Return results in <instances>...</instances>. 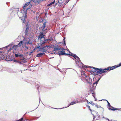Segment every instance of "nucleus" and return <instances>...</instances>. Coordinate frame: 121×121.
Returning a JSON list of instances; mask_svg holds the SVG:
<instances>
[{
    "instance_id": "obj_1",
    "label": "nucleus",
    "mask_w": 121,
    "mask_h": 121,
    "mask_svg": "<svg viewBox=\"0 0 121 121\" xmlns=\"http://www.w3.org/2000/svg\"><path fill=\"white\" fill-rule=\"evenodd\" d=\"M43 34V32L40 33L38 38L39 42L38 43L39 46L35 48V49H39L40 51L44 53L46 52L48 50L46 46L43 47H41L42 45L44 44L46 42V41L45 40V36Z\"/></svg>"
},
{
    "instance_id": "obj_2",
    "label": "nucleus",
    "mask_w": 121,
    "mask_h": 121,
    "mask_svg": "<svg viewBox=\"0 0 121 121\" xmlns=\"http://www.w3.org/2000/svg\"><path fill=\"white\" fill-rule=\"evenodd\" d=\"M118 67L117 65H115L112 67H108L107 68H105L104 69H99L93 67V68L91 70L93 72L94 74L95 75H98L99 74H102L103 73H105L108 71H110L113 69L117 67Z\"/></svg>"
},
{
    "instance_id": "obj_3",
    "label": "nucleus",
    "mask_w": 121,
    "mask_h": 121,
    "mask_svg": "<svg viewBox=\"0 0 121 121\" xmlns=\"http://www.w3.org/2000/svg\"><path fill=\"white\" fill-rule=\"evenodd\" d=\"M65 50L64 48H60L57 54L59 55H66V53H65Z\"/></svg>"
},
{
    "instance_id": "obj_4",
    "label": "nucleus",
    "mask_w": 121,
    "mask_h": 121,
    "mask_svg": "<svg viewBox=\"0 0 121 121\" xmlns=\"http://www.w3.org/2000/svg\"><path fill=\"white\" fill-rule=\"evenodd\" d=\"M85 80L86 81V82L89 84L91 83L92 82V79L90 78L88 76H86L85 77Z\"/></svg>"
},
{
    "instance_id": "obj_5",
    "label": "nucleus",
    "mask_w": 121,
    "mask_h": 121,
    "mask_svg": "<svg viewBox=\"0 0 121 121\" xmlns=\"http://www.w3.org/2000/svg\"><path fill=\"white\" fill-rule=\"evenodd\" d=\"M19 47V46L18 44L16 45H14L12 47V48L14 51H17L18 50V47Z\"/></svg>"
},
{
    "instance_id": "obj_6",
    "label": "nucleus",
    "mask_w": 121,
    "mask_h": 121,
    "mask_svg": "<svg viewBox=\"0 0 121 121\" xmlns=\"http://www.w3.org/2000/svg\"><path fill=\"white\" fill-rule=\"evenodd\" d=\"M25 33L26 36H28L30 33V30L28 27H26L25 30Z\"/></svg>"
},
{
    "instance_id": "obj_7",
    "label": "nucleus",
    "mask_w": 121,
    "mask_h": 121,
    "mask_svg": "<svg viewBox=\"0 0 121 121\" xmlns=\"http://www.w3.org/2000/svg\"><path fill=\"white\" fill-rule=\"evenodd\" d=\"M60 48H59V47H57L55 46L54 47V50L53 51H55L57 53Z\"/></svg>"
},
{
    "instance_id": "obj_8",
    "label": "nucleus",
    "mask_w": 121,
    "mask_h": 121,
    "mask_svg": "<svg viewBox=\"0 0 121 121\" xmlns=\"http://www.w3.org/2000/svg\"><path fill=\"white\" fill-rule=\"evenodd\" d=\"M4 52L3 51L0 52V59H3L4 57Z\"/></svg>"
},
{
    "instance_id": "obj_9",
    "label": "nucleus",
    "mask_w": 121,
    "mask_h": 121,
    "mask_svg": "<svg viewBox=\"0 0 121 121\" xmlns=\"http://www.w3.org/2000/svg\"><path fill=\"white\" fill-rule=\"evenodd\" d=\"M46 22H44L43 23V24L42 26L40 28V29L42 30V31L43 30L45 29L44 28H45L46 26Z\"/></svg>"
},
{
    "instance_id": "obj_10",
    "label": "nucleus",
    "mask_w": 121,
    "mask_h": 121,
    "mask_svg": "<svg viewBox=\"0 0 121 121\" xmlns=\"http://www.w3.org/2000/svg\"><path fill=\"white\" fill-rule=\"evenodd\" d=\"M45 54V53L42 52V53H39L36 55V56L38 57H41L43 55Z\"/></svg>"
},
{
    "instance_id": "obj_11",
    "label": "nucleus",
    "mask_w": 121,
    "mask_h": 121,
    "mask_svg": "<svg viewBox=\"0 0 121 121\" xmlns=\"http://www.w3.org/2000/svg\"><path fill=\"white\" fill-rule=\"evenodd\" d=\"M75 56H74V57H76V59H77V61H76V62L77 64H78V63H79V61H80V59L79 57L76 54L75 55Z\"/></svg>"
},
{
    "instance_id": "obj_12",
    "label": "nucleus",
    "mask_w": 121,
    "mask_h": 121,
    "mask_svg": "<svg viewBox=\"0 0 121 121\" xmlns=\"http://www.w3.org/2000/svg\"><path fill=\"white\" fill-rule=\"evenodd\" d=\"M99 79L97 80L95 82L93 83V86L94 87H95L97 85Z\"/></svg>"
},
{
    "instance_id": "obj_13",
    "label": "nucleus",
    "mask_w": 121,
    "mask_h": 121,
    "mask_svg": "<svg viewBox=\"0 0 121 121\" xmlns=\"http://www.w3.org/2000/svg\"><path fill=\"white\" fill-rule=\"evenodd\" d=\"M110 107H111L112 108H109V109L110 110H112L113 111H115L116 110H117L118 109L117 108H114L111 105L110 106Z\"/></svg>"
},
{
    "instance_id": "obj_14",
    "label": "nucleus",
    "mask_w": 121,
    "mask_h": 121,
    "mask_svg": "<svg viewBox=\"0 0 121 121\" xmlns=\"http://www.w3.org/2000/svg\"><path fill=\"white\" fill-rule=\"evenodd\" d=\"M26 43L28 45L29 44H32V42L30 40H29L28 41H26Z\"/></svg>"
},
{
    "instance_id": "obj_15",
    "label": "nucleus",
    "mask_w": 121,
    "mask_h": 121,
    "mask_svg": "<svg viewBox=\"0 0 121 121\" xmlns=\"http://www.w3.org/2000/svg\"><path fill=\"white\" fill-rule=\"evenodd\" d=\"M75 54H73L72 53H71L70 54H68V53H66V55L68 56L69 55V56H73L74 57V56H75Z\"/></svg>"
},
{
    "instance_id": "obj_16",
    "label": "nucleus",
    "mask_w": 121,
    "mask_h": 121,
    "mask_svg": "<svg viewBox=\"0 0 121 121\" xmlns=\"http://www.w3.org/2000/svg\"><path fill=\"white\" fill-rule=\"evenodd\" d=\"M26 17H23V18H21V20H23L22 22L24 23L25 24L26 22V21L25 20V18Z\"/></svg>"
},
{
    "instance_id": "obj_17",
    "label": "nucleus",
    "mask_w": 121,
    "mask_h": 121,
    "mask_svg": "<svg viewBox=\"0 0 121 121\" xmlns=\"http://www.w3.org/2000/svg\"><path fill=\"white\" fill-rule=\"evenodd\" d=\"M78 101H75L74 102H72L71 103H70L69 104L70 105H72L74 104H76V103H78Z\"/></svg>"
},
{
    "instance_id": "obj_18",
    "label": "nucleus",
    "mask_w": 121,
    "mask_h": 121,
    "mask_svg": "<svg viewBox=\"0 0 121 121\" xmlns=\"http://www.w3.org/2000/svg\"><path fill=\"white\" fill-rule=\"evenodd\" d=\"M23 41H21L18 44L19 46V47H21L22 45Z\"/></svg>"
},
{
    "instance_id": "obj_19",
    "label": "nucleus",
    "mask_w": 121,
    "mask_h": 121,
    "mask_svg": "<svg viewBox=\"0 0 121 121\" xmlns=\"http://www.w3.org/2000/svg\"><path fill=\"white\" fill-rule=\"evenodd\" d=\"M55 2V0H54L53 2L50 3L49 4L47 5V6H49L52 5L53 4H54Z\"/></svg>"
},
{
    "instance_id": "obj_20",
    "label": "nucleus",
    "mask_w": 121,
    "mask_h": 121,
    "mask_svg": "<svg viewBox=\"0 0 121 121\" xmlns=\"http://www.w3.org/2000/svg\"><path fill=\"white\" fill-rule=\"evenodd\" d=\"M20 60L21 61H23V63H25L26 62V60H25V58H24V57H23L22 58V59H21Z\"/></svg>"
},
{
    "instance_id": "obj_21",
    "label": "nucleus",
    "mask_w": 121,
    "mask_h": 121,
    "mask_svg": "<svg viewBox=\"0 0 121 121\" xmlns=\"http://www.w3.org/2000/svg\"><path fill=\"white\" fill-rule=\"evenodd\" d=\"M87 107L89 109V110H90V111L91 112H92V111H95L94 110H91V109H90V107L89 106L87 105Z\"/></svg>"
},
{
    "instance_id": "obj_22",
    "label": "nucleus",
    "mask_w": 121,
    "mask_h": 121,
    "mask_svg": "<svg viewBox=\"0 0 121 121\" xmlns=\"http://www.w3.org/2000/svg\"><path fill=\"white\" fill-rule=\"evenodd\" d=\"M22 55V54L18 55V54H15V56L16 57H17L18 56H21Z\"/></svg>"
},
{
    "instance_id": "obj_23",
    "label": "nucleus",
    "mask_w": 121,
    "mask_h": 121,
    "mask_svg": "<svg viewBox=\"0 0 121 121\" xmlns=\"http://www.w3.org/2000/svg\"><path fill=\"white\" fill-rule=\"evenodd\" d=\"M46 47H47V49L48 50V49L50 48H51V46L50 45H46Z\"/></svg>"
},
{
    "instance_id": "obj_24",
    "label": "nucleus",
    "mask_w": 121,
    "mask_h": 121,
    "mask_svg": "<svg viewBox=\"0 0 121 121\" xmlns=\"http://www.w3.org/2000/svg\"><path fill=\"white\" fill-rule=\"evenodd\" d=\"M52 39H47L46 40L45 39V40L46 41V42H48V41H49V40L51 41L52 40Z\"/></svg>"
},
{
    "instance_id": "obj_25",
    "label": "nucleus",
    "mask_w": 121,
    "mask_h": 121,
    "mask_svg": "<svg viewBox=\"0 0 121 121\" xmlns=\"http://www.w3.org/2000/svg\"><path fill=\"white\" fill-rule=\"evenodd\" d=\"M106 101H107V103H108V106H109V107H110V106H111V105H110V103L108 102V101H107V100H106Z\"/></svg>"
},
{
    "instance_id": "obj_26",
    "label": "nucleus",
    "mask_w": 121,
    "mask_h": 121,
    "mask_svg": "<svg viewBox=\"0 0 121 121\" xmlns=\"http://www.w3.org/2000/svg\"><path fill=\"white\" fill-rule=\"evenodd\" d=\"M95 106L97 108H98L99 107V106L97 104H95Z\"/></svg>"
},
{
    "instance_id": "obj_27",
    "label": "nucleus",
    "mask_w": 121,
    "mask_h": 121,
    "mask_svg": "<svg viewBox=\"0 0 121 121\" xmlns=\"http://www.w3.org/2000/svg\"><path fill=\"white\" fill-rule=\"evenodd\" d=\"M23 61L21 60V61H18V63H19L21 64L23 63Z\"/></svg>"
},
{
    "instance_id": "obj_28",
    "label": "nucleus",
    "mask_w": 121,
    "mask_h": 121,
    "mask_svg": "<svg viewBox=\"0 0 121 121\" xmlns=\"http://www.w3.org/2000/svg\"><path fill=\"white\" fill-rule=\"evenodd\" d=\"M95 116H94V118H93V121H95L96 120V119H95Z\"/></svg>"
},
{
    "instance_id": "obj_29",
    "label": "nucleus",
    "mask_w": 121,
    "mask_h": 121,
    "mask_svg": "<svg viewBox=\"0 0 121 121\" xmlns=\"http://www.w3.org/2000/svg\"><path fill=\"white\" fill-rule=\"evenodd\" d=\"M23 119V117H22L21 119H20L19 120H18V121H22Z\"/></svg>"
},
{
    "instance_id": "obj_30",
    "label": "nucleus",
    "mask_w": 121,
    "mask_h": 121,
    "mask_svg": "<svg viewBox=\"0 0 121 121\" xmlns=\"http://www.w3.org/2000/svg\"><path fill=\"white\" fill-rule=\"evenodd\" d=\"M90 93H91L93 94L94 92L93 90H91V91H90Z\"/></svg>"
},
{
    "instance_id": "obj_31",
    "label": "nucleus",
    "mask_w": 121,
    "mask_h": 121,
    "mask_svg": "<svg viewBox=\"0 0 121 121\" xmlns=\"http://www.w3.org/2000/svg\"><path fill=\"white\" fill-rule=\"evenodd\" d=\"M63 41L64 42V44H65V38L63 39Z\"/></svg>"
},
{
    "instance_id": "obj_32",
    "label": "nucleus",
    "mask_w": 121,
    "mask_h": 121,
    "mask_svg": "<svg viewBox=\"0 0 121 121\" xmlns=\"http://www.w3.org/2000/svg\"><path fill=\"white\" fill-rule=\"evenodd\" d=\"M13 61L14 62H15L16 63H18V61L17 60H13Z\"/></svg>"
},
{
    "instance_id": "obj_33",
    "label": "nucleus",
    "mask_w": 121,
    "mask_h": 121,
    "mask_svg": "<svg viewBox=\"0 0 121 121\" xmlns=\"http://www.w3.org/2000/svg\"><path fill=\"white\" fill-rule=\"evenodd\" d=\"M121 66V62L119 64V65H118L117 66L118 67H119Z\"/></svg>"
},
{
    "instance_id": "obj_34",
    "label": "nucleus",
    "mask_w": 121,
    "mask_h": 121,
    "mask_svg": "<svg viewBox=\"0 0 121 121\" xmlns=\"http://www.w3.org/2000/svg\"><path fill=\"white\" fill-rule=\"evenodd\" d=\"M91 104L92 105H95V104H94V103H91Z\"/></svg>"
},
{
    "instance_id": "obj_35",
    "label": "nucleus",
    "mask_w": 121,
    "mask_h": 121,
    "mask_svg": "<svg viewBox=\"0 0 121 121\" xmlns=\"http://www.w3.org/2000/svg\"><path fill=\"white\" fill-rule=\"evenodd\" d=\"M73 59L74 60H77V59L76 58V57H74V59Z\"/></svg>"
},
{
    "instance_id": "obj_36",
    "label": "nucleus",
    "mask_w": 121,
    "mask_h": 121,
    "mask_svg": "<svg viewBox=\"0 0 121 121\" xmlns=\"http://www.w3.org/2000/svg\"><path fill=\"white\" fill-rule=\"evenodd\" d=\"M106 120H108V121H110L109 120L108 118H106Z\"/></svg>"
},
{
    "instance_id": "obj_37",
    "label": "nucleus",
    "mask_w": 121,
    "mask_h": 121,
    "mask_svg": "<svg viewBox=\"0 0 121 121\" xmlns=\"http://www.w3.org/2000/svg\"><path fill=\"white\" fill-rule=\"evenodd\" d=\"M10 49H9V50H8V51H10V50H11V48H10Z\"/></svg>"
},
{
    "instance_id": "obj_38",
    "label": "nucleus",
    "mask_w": 121,
    "mask_h": 121,
    "mask_svg": "<svg viewBox=\"0 0 121 121\" xmlns=\"http://www.w3.org/2000/svg\"><path fill=\"white\" fill-rule=\"evenodd\" d=\"M25 47L26 48H28V47L27 46H26Z\"/></svg>"
}]
</instances>
